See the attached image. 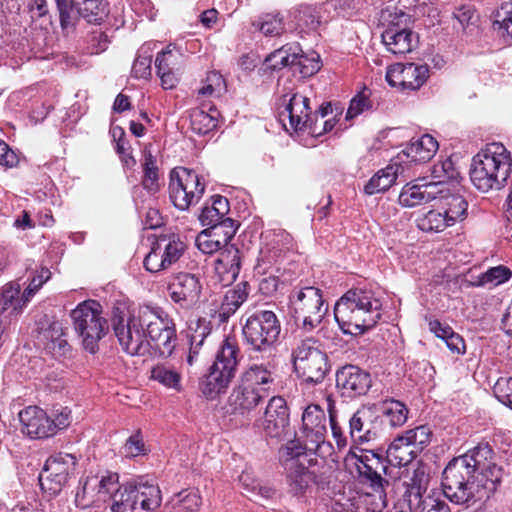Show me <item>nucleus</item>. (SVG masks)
<instances>
[{"label": "nucleus", "mask_w": 512, "mask_h": 512, "mask_svg": "<svg viewBox=\"0 0 512 512\" xmlns=\"http://www.w3.org/2000/svg\"><path fill=\"white\" fill-rule=\"evenodd\" d=\"M442 489L452 503L470 507L489 498L497 486L491 480L471 472L466 465L451 460L442 474Z\"/></svg>", "instance_id": "1"}, {"label": "nucleus", "mask_w": 512, "mask_h": 512, "mask_svg": "<svg viewBox=\"0 0 512 512\" xmlns=\"http://www.w3.org/2000/svg\"><path fill=\"white\" fill-rule=\"evenodd\" d=\"M511 173V154L501 143L488 144L472 159L470 179L479 191L501 189Z\"/></svg>", "instance_id": "2"}, {"label": "nucleus", "mask_w": 512, "mask_h": 512, "mask_svg": "<svg viewBox=\"0 0 512 512\" xmlns=\"http://www.w3.org/2000/svg\"><path fill=\"white\" fill-rule=\"evenodd\" d=\"M345 469L360 483L382 493L390 480L396 481L394 469H389L385 458L373 450L350 447L344 457Z\"/></svg>", "instance_id": "3"}, {"label": "nucleus", "mask_w": 512, "mask_h": 512, "mask_svg": "<svg viewBox=\"0 0 512 512\" xmlns=\"http://www.w3.org/2000/svg\"><path fill=\"white\" fill-rule=\"evenodd\" d=\"M70 316L83 348L95 354L99 349L100 340L109 331V324L103 316L102 306L95 300H85L71 311Z\"/></svg>", "instance_id": "4"}, {"label": "nucleus", "mask_w": 512, "mask_h": 512, "mask_svg": "<svg viewBox=\"0 0 512 512\" xmlns=\"http://www.w3.org/2000/svg\"><path fill=\"white\" fill-rule=\"evenodd\" d=\"M288 300L291 317L307 332L317 328L328 311L321 289L314 286L293 287Z\"/></svg>", "instance_id": "5"}, {"label": "nucleus", "mask_w": 512, "mask_h": 512, "mask_svg": "<svg viewBox=\"0 0 512 512\" xmlns=\"http://www.w3.org/2000/svg\"><path fill=\"white\" fill-rule=\"evenodd\" d=\"M112 328L122 350L130 356L150 353V341L145 337L140 307L133 313L115 307L112 312Z\"/></svg>", "instance_id": "6"}, {"label": "nucleus", "mask_w": 512, "mask_h": 512, "mask_svg": "<svg viewBox=\"0 0 512 512\" xmlns=\"http://www.w3.org/2000/svg\"><path fill=\"white\" fill-rule=\"evenodd\" d=\"M239 352L236 339L227 337L222 342L208 374L200 382L205 396L212 398L228 387L235 376Z\"/></svg>", "instance_id": "7"}, {"label": "nucleus", "mask_w": 512, "mask_h": 512, "mask_svg": "<svg viewBox=\"0 0 512 512\" xmlns=\"http://www.w3.org/2000/svg\"><path fill=\"white\" fill-rule=\"evenodd\" d=\"M281 324L273 311L258 310L247 314L242 327L245 344L254 352H268L278 341Z\"/></svg>", "instance_id": "8"}, {"label": "nucleus", "mask_w": 512, "mask_h": 512, "mask_svg": "<svg viewBox=\"0 0 512 512\" xmlns=\"http://www.w3.org/2000/svg\"><path fill=\"white\" fill-rule=\"evenodd\" d=\"M145 337L150 341L151 348L160 356L172 355L177 344L176 325L173 319L161 308L140 307Z\"/></svg>", "instance_id": "9"}, {"label": "nucleus", "mask_w": 512, "mask_h": 512, "mask_svg": "<svg viewBox=\"0 0 512 512\" xmlns=\"http://www.w3.org/2000/svg\"><path fill=\"white\" fill-rule=\"evenodd\" d=\"M284 469L289 492L294 495L306 493L313 485L325 489L333 476L332 466L324 460L290 461Z\"/></svg>", "instance_id": "10"}, {"label": "nucleus", "mask_w": 512, "mask_h": 512, "mask_svg": "<svg viewBox=\"0 0 512 512\" xmlns=\"http://www.w3.org/2000/svg\"><path fill=\"white\" fill-rule=\"evenodd\" d=\"M292 361L297 375L308 383L322 382L329 370L327 354L316 346L313 338L296 344L292 349Z\"/></svg>", "instance_id": "11"}, {"label": "nucleus", "mask_w": 512, "mask_h": 512, "mask_svg": "<svg viewBox=\"0 0 512 512\" xmlns=\"http://www.w3.org/2000/svg\"><path fill=\"white\" fill-rule=\"evenodd\" d=\"M161 491L157 485L139 483L122 485L113 497L111 512H153L161 505Z\"/></svg>", "instance_id": "12"}, {"label": "nucleus", "mask_w": 512, "mask_h": 512, "mask_svg": "<svg viewBox=\"0 0 512 512\" xmlns=\"http://www.w3.org/2000/svg\"><path fill=\"white\" fill-rule=\"evenodd\" d=\"M404 480L405 492L403 499L412 512H450L448 504L436 494L424 496L427 485V475L424 469L407 473Z\"/></svg>", "instance_id": "13"}, {"label": "nucleus", "mask_w": 512, "mask_h": 512, "mask_svg": "<svg viewBox=\"0 0 512 512\" xmlns=\"http://www.w3.org/2000/svg\"><path fill=\"white\" fill-rule=\"evenodd\" d=\"M205 191L199 175L190 169L178 167L171 171L169 182V197L179 210H187L198 203Z\"/></svg>", "instance_id": "14"}, {"label": "nucleus", "mask_w": 512, "mask_h": 512, "mask_svg": "<svg viewBox=\"0 0 512 512\" xmlns=\"http://www.w3.org/2000/svg\"><path fill=\"white\" fill-rule=\"evenodd\" d=\"M185 250L186 245L178 235H160L144 258V267L151 273L167 270L180 260Z\"/></svg>", "instance_id": "15"}, {"label": "nucleus", "mask_w": 512, "mask_h": 512, "mask_svg": "<svg viewBox=\"0 0 512 512\" xmlns=\"http://www.w3.org/2000/svg\"><path fill=\"white\" fill-rule=\"evenodd\" d=\"M302 426L307 447L320 458L331 455L333 446L326 441V414L319 405L311 404L305 408Z\"/></svg>", "instance_id": "16"}, {"label": "nucleus", "mask_w": 512, "mask_h": 512, "mask_svg": "<svg viewBox=\"0 0 512 512\" xmlns=\"http://www.w3.org/2000/svg\"><path fill=\"white\" fill-rule=\"evenodd\" d=\"M76 466L77 458L74 454L59 452L51 455L39 475L41 488L51 495H56L75 474Z\"/></svg>", "instance_id": "17"}, {"label": "nucleus", "mask_w": 512, "mask_h": 512, "mask_svg": "<svg viewBox=\"0 0 512 512\" xmlns=\"http://www.w3.org/2000/svg\"><path fill=\"white\" fill-rule=\"evenodd\" d=\"M494 452L488 443H481L464 455L453 458L455 462L466 465V468L498 485L502 479V468L495 462Z\"/></svg>", "instance_id": "18"}, {"label": "nucleus", "mask_w": 512, "mask_h": 512, "mask_svg": "<svg viewBox=\"0 0 512 512\" xmlns=\"http://www.w3.org/2000/svg\"><path fill=\"white\" fill-rule=\"evenodd\" d=\"M203 285L199 274L179 272L168 284L171 300L184 309L194 308L201 301Z\"/></svg>", "instance_id": "19"}, {"label": "nucleus", "mask_w": 512, "mask_h": 512, "mask_svg": "<svg viewBox=\"0 0 512 512\" xmlns=\"http://www.w3.org/2000/svg\"><path fill=\"white\" fill-rule=\"evenodd\" d=\"M310 99L298 92L290 97L284 95L279 105V119L287 128L286 120L293 131H301L309 128L313 118L311 117Z\"/></svg>", "instance_id": "20"}, {"label": "nucleus", "mask_w": 512, "mask_h": 512, "mask_svg": "<svg viewBox=\"0 0 512 512\" xmlns=\"http://www.w3.org/2000/svg\"><path fill=\"white\" fill-rule=\"evenodd\" d=\"M262 427L265 434L279 440L292 435L289 409L286 400L281 396H273L266 406Z\"/></svg>", "instance_id": "21"}, {"label": "nucleus", "mask_w": 512, "mask_h": 512, "mask_svg": "<svg viewBox=\"0 0 512 512\" xmlns=\"http://www.w3.org/2000/svg\"><path fill=\"white\" fill-rule=\"evenodd\" d=\"M381 308L353 309L342 308L334 312L335 320L345 334L359 335L373 328L381 318Z\"/></svg>", "instance_id": "22"}, {"label": "nucleus", "mask_w": 512, "mask_h": 512, "mask_svg": "<svg viewBox=\"0 0 512 512\" xmlns=\"http://www.w3.org/2000/svg\"><path fill=\"white\" fill-rule=\"evenodd\" d=\"M236 231L235 221L226 218L217 225L201 231L196 237L195 244L203 254H213L227 246Z\"/></svg>", "instance_id": "23"}, {"label": "nucleus", "mask_w": 512, "mask_h": 512, "mask_svg": "<svg viewBox=\"0 0 512 512\" xmlns=\"http://www.w3.org/2000/svg\"><path fill=\"white\" fill-rule=\"evenodd\" d=\"M429 77L427 65L415 63H397L390 66L386 72V80L392 87L407 90L419 89Z\"/></svg>", "instance_id": "24"}, {"label": "nucleus", "mask_w": 512, "mask_h": 512, "mask_svg": "<svg viewBox=\"0 0 512 512\" xmlns=\"http://www.w3.org/2000/svg\"><path fill=\"white\" fill-rule=\"evenodd\" d=\"M264 390H255L239 381L227 400V411L234 416L249 420L250 414L266 399Z\"/></svg>", "instance_id": "25"}, {"label": "nucleus", "mask_w": 512, "mask_h": 512, "mask_svg": "<svg viewBox=\"0 0 512 512\" xmlns=\"http://www.w3.org/2000/svg\"><path fill=\"white\" fill-rule=\"evenodd\" d=\"M386 454L387 456L385 460L387 461V464L389 463L392 466L389 467V469H394L396 481L402 482L403 486L404 480H408V478H406L407 473H412L414 470L422 469L421 467L415 468L410 466L418 452L407 441H405L401 435L396 437L389 445Z\"/></svg>", "instance_id": "26"}, {"label": "nucleus", "mask_w": 512, "mask_h": 512, "mask_svg": "<svg viewBox=\"0 0 512 512\" xmlns=\"http://www.w3.org/2000/svg\"><path fill=\"white\" fill-rule=\"evenodd\" d=\"M337 387L347 397H356L367 393L371 387L370 374L355 365H345L336 373Z\"/></svg>", "instance_id": "27"}, {"label": "nucleus", "mask_w": 512, "mask_h": 512, "mask_svg": "<svg viewBox=\"0 0 512 512\" xmlns=\"http://www.w3.org/2000/svg\"><path fill=\"white\" fill-rule=\"evenodd\" d=\"M21 431L31 439H45L53 436L51 417L37 407L29 406L19 413Z\"/></svg>", "instance_id": "28"}, {"label": "nucleus", "mask_w": 512, "mask_h": 512, "mask_svg": "<svg viewBox=\"0 0 512 512\" xmlns=\"http://www.w3.org/2000/svg\"><path fill=\"white\" fill-rule=\"evenodd\" d=\"M439 183H407L399 195V203L405 207H414L435 200L442 194Z\"/></svg>", "instance_id": "29"}, {"label": "nucleus", "mask_w": 512, "mask_h": 512, "mask_svg": "<svg viewBox=\"0 0 512 512\" xmlns=\"http://www.w3.org/2000/svg\"><path fill=\"white\" fill-rule=\"evenodd\" d=\"M381 37L387 49L396 55H404L412 51L416 43L411 30L400 28L399 23L394 22L384 30Z\"/></svg>", "instance_id": "30"}, {"label": "nucleus", "mask_w": 512, "mask_h": 512, "mask_svg": "<svg viewBox=\"0 0 512 512\" xmlns=\"http://www.w3.org/2000/svg\"><path fill=\"white\" fill-rule=\"evenodd\" d=\"M215 261V271L225 285L232 283L240 272L241 256L239 249L234 246H225Z\"/></svg>", "instance_id": "31"}, {"label": "nucleus", "mask_w": 512, "mask_h": 512, "mask_svg": "<svg viewBox=\"0 0 512 512\" xmlns=\"http://www.w3.org/2000/svg\"><path fill=\"white\" fill-rule=\"evenodd\" d=\"M239 381L255 390H264L268 397L274 384L273 372L266 364H251L241 374Z\"/></svg>", "instance_id": "32"}, {"label": "nucleus", "mask_w": 512, "mask_h": 512, "mask_svg": "<svg viewBox=\"0 0 512 512\" xmlns=\"http://www.w3.org/2000/svg\"><path fill=\"white\" fill-rule=\"evenodd\" d=\"M382 304L373 291L367 289H352L347 291L335 304L334 312L348 310L381 308Z\"/></svg>", "instance_id": "33"}, {"label": "nucleus", "mask_w": 512, "mask_h": 512, "mask_svg": "<svg viewBox=\"0 0 512 512\" xmlns=\"http://www.w3.org/2000/svg\"><path fill=\"white\" fill-rule=\"evenodd\" d=\"M39 342L54 356H64L70 351V345L65 338L62 323L52 322L46 329L39 333Z\"/></svg>", "instance_id": "34"}, {"label": "nucleus", "mask_w": 512, "mask_h": 512, "mask_svg": "<svg viewBox=\"0 0 512 512\" xmlns=\"http://www.w3.org/2000/svg\"><path fill=\"white\" fill-rule=\"evenodd\" d=\"M370 409L362 408L357 410L350 418V437L355 443L369 442L375 438L376 432L373 431L370 423Z\"/></svg>", "instance_id": "35"}, {"label": "nucleus", "mask_w": 512, "mask_h": 512, "mask_svg": "<svg viewBox=\"0 0 512 512\" xmlns=\"http://www.w3.org/2000/svg\"><path fill=\"white\" fill-rule=\"evenodd\" d=\"M438 150V142L428 134L421 136L406 147L404 153L412 162H426L430 160Z\"/></svg>", "instance_id": "36"}, {"label": "nucleus", "mask_w": 512, "mask_h": 512, "mask_svg": "<svg viewBox=\"0 0 512 512\" xmlns=\"http://www.w3.org/2000/svg\"><path fill=\"white\" fill-rule=\"evenodd\" d=\"M248 294L247 282L239 283L233 289L228 290L223 297L219 309V317L221 320L226 321L233 315L247 300Z\"/></svg>", "instance_id": "37"}, {"label": "nucleus", "mask_w": 512, "mask_h": 512, "mask_svg": "<svg viewBox=\"0 0 512 512\" xmlns=\"http://www.w3.org/2000/svg\"><path fill=\"white\" fill-rule=\"evenodd\" d=\"M300 52L301 47L299 44H286L269 54L265 59V63L268 68L272 70H280L287 66H294Z\"/></svg>", "instance_id": "38"}, {"label": "nucleus", "mask_w": 512, "mask_h": 512, "mask_svg": "<svg viewBox=\"0 0 512 512\" xmlns=\"http://www.w3.org/2000/svg\"><path fill=\"white\" fill-rule=\"evenodd\" d=\"M397 165H388L376 172L364 186V192L374 195L387 191L396 181L398 176Z\"/></svg>", "instance_id": "39"}, {"label": "nucleus", "mask_w": 512, "mask_h": 512, "mask_svg": "<svg viewBox=\"0 0 512 512\" xmlns=\"http://www.w3.org/2000/svg\"><path fill=\"white\" fill-rule=\"evenodd\" d=\"M75 503L82 509L100 506L104 503L97 489V482L92 479L91 475L86 476V478L80 482V487L75 495Z\"/></svg>", "instance_id": "40"}, {"label": "nucleus", "mask_w": 512, "mask_h": 512, "mask_svg": "<svg viewBox=\"0 0 512 512\" xmlns=\"http://www.w3.org/2000/svg\"><path fill=\"white\" fill-rule=\"evenodd\" d=\"M442 211L444 212L450 224L454 225L457 221L463 220L467 213L468 203L465 198L459 194L441 195Z\"/></svg>", "instance_id": "41"}, {"label": "nucleus", "mask_w": 512, "mask_h": 512, "mask_svg": "<svg viewBox=\"0 0 512 512\" xmlns=\"http://www.w3.org/2000/svg\"><path fill=\"white\" fill-rule=\"evenodd\" d=\"M217 124V111L215 109L206 112L203 109L196 108L190 113L191 129L199 135H205L214 130Z\"/></svg>", "instance_id": "42"}, {"label": "nucleus", "mask_w": 512, "mask_h": 512, "mask_svg": "<svg viewBox=\"0 0 512 512\" xmlns=\"http://www.w3.org/2000/svg\"><path fill=\"white\" fill-rule=\"evenodd\" d=\"M417 227L425 232H441L447 227L452 226L444 212L439 209L430 210L420 215L417 220Z\"/></svg>", "instance_id": "43"}, {"label": "nucleus", "mask_w": 512, "mask_h": 512, "mask_svg": "<svg viewBox=\"0 0 512 512\" xmlns=\"http://www.w3.org/2000/svg\"><path fill=\"white\" fill-rule=\"evenodd\" d=\"M150 378L166 388L181 391V374L173 367L158 364L151 369Z\"/></svg>", "instance_id": "44"}, {"label": "nucleus", "mask_w": 512, "mask_h": 512, "mask_svg": "<svg viewBox=\"0 0 512 512\" xmlns=\"http://www.w3.org/2000/svg\"><path fill=\"white\" fill-rule=\"evenodd\" d=\"M143 179L142 185L150 193H155L159 190V170L156 164V157L150 150L145 149L143 153Z\"/></svg>", "instance_id": "45"}, {"label": "nucleus", "mask_w": 512, "mask_h": 512, "mask_svg": "<svg viewBox=\"0 0 512 512\" xmlns=\"http://www.w3.org/2000/svg\"><path fill=\"white\" fill-rule=\"evenodd\" d=\"M93 480L97 482V489L104 503L108 500L113 501V497L121 490L119 485V476L117 473L106 472L102 474L91 475Z\"/></svg>", "instance_id": "46"}, {"label": "nucleus", "mask_w": 512, "mask_h": 512, "mask_svg": "<svg viewBox=\"0 0 512 512\" xmlns=\"http://www.w3.org/2000/svg\"><path fill=\"white\" fill-rule=\"evenodd\" d=\"M210 333V329L208 327V323L205 319L197 320V328L193 333L189 335L190 339V349L189 353L186 357V362L189 366H193L197 361V357L199 354V349L202 346L204 339Z\"/></svg>", "instance_id": "47"}, {"label": "nucleus", "mask_w": 512, "mask_h": 512, "mask_svg": "<svg viewBox=\"0 0 512 512\" xmlns=\"http://www.w3.org/2000/svg\"><path fill=\"white\" fill-rule=\"evenodd\" d=\"M306 451L312 452L306 443L303 445L299 440H288L279 452L284 468L290 461H309L310 459H308Z\"/></svg>", "instance_id": "48"}, {"label": "nucleus", "mask_w": 512, "mask_h": 512, "mask_svg": "<svg viewBox=\"0 0 512 512\" xmlns=\"http://www.w3.org/2000/svg\"><path fill=\"white\" fill-rule=\"evenodd\" d=\"M383 414L391 427H400L407 421L408 408L402 402L390 399L383 404Z\"/></svg>", "instance_id": "49"}, {"label": "nucleus", "mask_w": 512, "mask_h": 512, "mask_svg": "<svg viewBox=\"0 0 512 512\" xmlns=\"http://www.w3.org/2000/svg\"><path fill=\"white\" fill-rule=\"evenodd\" d=\"M401 436L419 453L429 445L432 432L427 425H419L407 430Z\"/></svg>", "instance_id": "50"}, {"label": "nucleus", "mask_w": 512, "mask_h": 512, "mask_svg": "<svg viewBox=\"0 0 512 512\" xmlns=\"http://www.w3.org/2000/svg\"><path fill=\"white\" fill-rule=\"evenodd\" d=\"M282 258L283 252L281 249L266 245L260 250L255 268L258 273L266 274L269 269L278 264Z\"/></svg>", "instance_id": "51"}, {"label": "nucleus", "mask_w": 512, "mask_h": 512, "mask_svg": "<svg viewBox=\"0 0 512 512\" xmlns=\"http://www.w3.org/2000/svg\"><path fill=\"white\" fill-rule=\"evenodd\" d=\"M75 9L89 23H99L104 16V8L100 0H79Z\"/></svg>", "instance_id": "52"}, {"label": "nucleus", "mask_w": 512, "mask_h": 512, "mask_svg": "<svg viewBox=\"0 0 512 512\" xmlns=\"http://www.w3.org/2000/svg\"><path fill=\"white\" fill-rule=\"evenodd\" d=\"M253 26L265 36H279L285 30L282 18L271 14H266L259 20L254 21Z\"/></svg>", "instance_id": "53"}, {"label": "nucleus", "mask_w": 512, "mask_h": 512, "mask_svg": "<svg viewBox=\"0 0 512 512\" xmlns=\"http://www.w3.org/2000/svg\"><path fill=\"white\" fill-rule=\"evenodd\" d=\"M152 53L148 46H142L132 66V74L136 78H148L151 75Z\"/></svg>", "instance_id": "54"}, {"label": "nucleus", "mask_w": 512, "mask_h": 512, "mask_svg": "<svg viewBox=\"0 0 512 512\" xmlns=\"http://www.w3.org/2000/svg\"><path fill=\"white\" fill-rule=\"evenodd\" d=\"M202 498L198 491H184L178 494L175 512H199Z\"/></svg>", "instance_id": "55"}, {"label": "nucleus", "mask_w": 512, "mask_h": 512, "mask_svg": "<svg viewBox=\"0 0 512 512\" xmlns=\"http://www.w3.org/2000/svg\"><path fill=\"white\" fill-rule=\"evenodd\" d=\"M225 88V81L219 72L211 71L207 74L203 86L198 90L202 96H218Z\"/></svg>", "instance_id": "56"}, {"label": "nucleus", "mask_w": 512, "mask_h": 512, "mask_svg": "<svg viewBox=\"0 0 512 512\" xmlns=\"http://www.w3.org/2000/svg\"><path fill=\"white\" fill-rule=\"evenodd\" d=\"M432 175L435 181L430 183H439V188L445 181L455 179L458 175L451 159L447 158L433 166Z\"/></svg>", "instance_id": "57"}, {"label": "nucleus", "mask_w": 512, "mask_h": 512, "mask_svg": "<svg viewBox=\"0 0 512 512\" xmlns=\"http://www.w3.org/2000/svg\"><path fill=\"white\" fill-rule=\"evenodd\" d=\"M512 277V271L506 266L499 265L488 269L480 277L481 284H492L493 286L507 282Z\"/></svg>", "instance_id": "58"}, {"label": "nucleus", "mask_w": 512, "mask_h": 512, "mask_svg": "<svg viewBox=\"0 0 512 512\" xmlns=\"http://www.w3.org/2000/svg\"><path fill=\"white\" fill-rule=\"evenodd\" d=\"M123 454L126 457L133 458L140 455H145L147 452L143 436L138 430L132 434L123 446Z\"/></svg>", "instance_id": "59"}, {"label": "nucleus", "mask_w": 512, "mask_h": 512, "mask_svg": "<svg viewBox=\"0 0 512 512\" xmlns=\"http://www.w3.org/2000/svg\"><path fill=\"white\" fill-rule=\"evenodd\" d=\"M492 26L506 44L512 43V11L507 12L502 18H500V13H498L497 19L493 21Z\"/></svg>", "instance_id": "60"}, {"label": "nucleus", "mask_w": 512, "mask_h": 512, "mask_svg": "<svg viewBox=\"0 0 512 512\" xmlns=\"http://www.w3.org/2000/svg\"><path fill=\"white\" fill-rule=\"evenodd\" d=\"M318 58V55L312 57L304 55L301 50L294 66L298 67L302 77H310L320 70V62Z\"/></svg>", "instance_id": "61"}, {"label": "nucleus", "mask_w": 512, "mask_h": 512, "mask_svg": "<svg viewBox=\"0 0 512 512\" xmlns=\"http://www.w3.org/2000/svg\"><path fill=\"white\" fill-rule=\"evenodd\" d=\"M329 423L331 428L332 437L335 441L336 448L339 452L344 451L348 446V439L342 431L341 426L337 421V415L333 407H329Z\"/></svg>", "instance_id": "62"}, {"label": "nucleus", "mask_w": 512, "mask_h": 512, "mask_svg": "<svg viewBox=\"0 0 512 512\" xmlns=\"http://www.w3.org/2000/svg\"><path fill=\"white\" fill-rule=\"evenodd\" d=\"M493 392L501 403L512 409V377L498 379Z\"/></svg>", "instance_id": "63"}, {"label": "nucleus", "mask_w": 512, "mask_h": 512, "mask_svg": "<svg viewBox=\"0 0 512 512\" xmlns=\"http://www.w3.org/2000/svg\"><path fill=\"white\" fill-rule=\"evenodd\" d=\"M72 421L71 410L68 407H59L53 410L51 417V425L53 428V436L59 430L67 428Z\"/></svg>", "instance_id": "64"}]
</instances>
